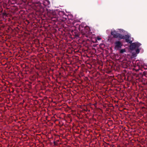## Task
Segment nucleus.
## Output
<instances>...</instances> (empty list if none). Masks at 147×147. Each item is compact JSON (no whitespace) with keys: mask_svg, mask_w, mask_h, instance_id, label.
Wrapping results in <instances>:
<instances>
[{"mask_svg":"<svg viewBox=\"0 0 147 147\" xmlns=\"http://www.w3.org/2000/svg\"><path fill=\"white\" fill-rule=\"evenodd\" d=\"M52 21L55 22L57 21L64 22L67 20V16L62 11H55L50 16Z\"/></svg>","mask_w":147,"mask_h":147,"instance_id":"f257e3e1","label":"nucleus"},{"mask_svg":"<svg viewBox=\"0 0 147 147\" xmlns=\"http://www.w3.org/2000/svg\"><path fill=\"white\" fill-rule=\"evenodd\" d=\"M26 2L28 4L32 3L34 5L37 11L40 12H43L44 8L43 7L40 2L38 0H26Z\"/></svg>","mask_w":147,"mask_h":147,"instance_id":"f03ea898","label":"nucleus"},{"mask_svg":"<svg viewBox=\"0 0 147 147\" xmlns=\"http://www.w3.org/2000/svg\"><path fill=\"white\" fill-rule=\"evenodd\" d=\"M81 31L82 35L84 36H85L87 38L89 37L90 35L91 34L90 32V29L89 27L88 26H85L84 28V29H82Z\"/></svg>","mask_w":147,"mask_h":147,"instance_id":"7ed1b4c3","label":"nucleus"},{"mask_svg":"<svg viewBox=\"0 0 147 147\" xmlns=\"http://www.w3.org/2000/svg\"><path fill=\"white\" fill-rule=\"evenodd\" d=\"M130 36L128 34H126L125 35H121L120 38L125 40L126 42L128 43L131 44L132 42V41L130 40Z\"/></svg>","mask_w":147,"mask_h":147,"instance_id":"20e7f679","label":"nucleus"},{"mask_svg":"<svg viewBox=\"0 0 147 147\" xmlns=\"http://www.w3.org/2000/svg\"><path fill=\"white\" fill-rule=\"evenodd\" d=\"M130 44L129 49L131 51L135 49L136 48H138L141 45L140 43L138 42L133 43L132 42Z\"/></svg>","mask_w":147,"mask_h":147,"instance_id":"39448f33","label":"nucleus"},{"mask_svg":"<svg viewBox=\"0 0 147 147\" xmlns=\"http://www.w3.org/2000/svg\"><path fill=\"white\" fill-rule=\"evenodd\" d=\"M111 34L115 38H120L121 35L120 34L118 33L117 31L115 30L112 31L111 32Z\"/></svg>","mask_w":147,"mask_h":147,"instance_id":"423d86ee","label":"nucleus"},{"mask_svg":"<svg viewBox=\"0 0 147 147\" xmlns=\"http://www.w3.org/2000/svg\"><path fill=\"white\" fill-rule=\"evenodd\" d=\"M115 48L116 49H118L121 48L122 44L121 42L119 40L116 41L115 42Z\"/></svg>","mask_w":147,"mask_h":147,"instance_id":"0eeeda50","label":"nucleus"},{"mask_svg":"<svg viewBox=\"0 0 147 147\" xmlns=\"http://www.w3.org/2000/svg\"><path fill=\"white\" fill-rule=\"evenodd\" d=\"M46 11L47 13V14L48 16H51V14H52L53 12H54L55 11L51 9H49L48 8H46Z\"/></svg>","mask_w":147,"mask_h":147,"instance_id":"6e6552de","label":"nucleus"},{"mask_svg":"<svg viewBox=\"0 0 147 147\" xmlns=\"http://www.w3.org/2000/svg\"><path fill=\"white\" fill-rule=\"evenodd\" d=\"M43 3L44 5L47 6L50 4V2L49 0H44Z\"/></svg>","mask_w":147,"mask_h":147,"instance_id":"1a4fd4ad","label":"nucleus"},{"mask_svg":"<svg viewBox=\"0 0 147 147\" xmlns=\"http://www.w3.org/2000/svg\"><path fill=\"white\" fill-rule=\"evenodd\" d=\"M85 26H84V24H82L79 26V29L80 30H81L82 29H84Z\"/></svg>","mask_w":147,"mask_h":147,"instance_id":"9d476101","label":"nucleus"},{"mask_svg":"<svg viewBox=\"0 0 147 147\" xmlns=\"http://www.w3.org/2000/svg\"><path fill=\"white\" fill-rule=\"evenodd\" d=\"M125 52V49H121L120 51V53H123Z\"/></svg>","mask_w":147,"mask_h":147,"instance_id":"9b49d317","label":"nucleus"},{"mask_svg":"<svg viewBox=\"0 0 147 147\" xmlns=\"http://www.w3.org/2000/svg\"><path fill=\"white\" fill-rule=\"evenodd\" d=\"M74 34H75V36L76 37H79V34H78V33H77V31L76 32H74Z\"/></svg>","mask_w":147,"mask_h":147,"instance_id":"f8f14e48","label":"nucleus"},{"mask_svg":"<svg viewBox=\"0 0 147 147\" xmlns=\"http://www.w3.org/2000/svg\"><path fill=\"white\" fill-rule=\"evenodd\" d=\"M143 75L146 77H147V71H144L143 72Z\"/></svg>","mask_w":147,"mask_h":147,"instance_id":"ddd939ff","label":"nucleus"},{"mask_svg":"<svg viewBox=\"0 0 147 147\" xmlns=\"http://www.w3.org/2000/svg\"><path fill=\"white\" fill-rule=\"evenodd\" d=\"M136 53L137 54H138L140 52V49L138 48H137V49L136 50Z\"/></svg>","mask_w":147,"mask_h":147,"instance_id":"4468645a","label":"nucleus"},{"mask_svg":"<svg viewBox=\"0 0 147 147\" xmlns=\"http://www.w3.org/2000/svg\"><path fill=\"white\" fill-rule=\"evenodd\" d=\"M3 14L4 15H6V13H3Z\"/></svg>","mask_w":147,"mask_h":147,"instance_id":"2eb2a0df","label":"nucleus"},{"mask_svg":"<svg viewBox=\"0 0 147 147\" xmlns=\"http://www.w3.org/2000/svg\"><path fill=\"white\" fill-rule=\"evenodd\" d=\"M97 39L98 40H100L101 39V38H98Z\"/></svg>","mask_w":147,"mask_h":147,"instance_id":"dca6fc26","label":"nucleus"},{"mask_svg":"<svg viewBox=\"0 0 147 147\" xmlns=\"http://www.w3.org/2000/svg\"><path fill=\"white\" fill-rule=\"evenodd\" d=\"M54 143L55 145V142H54Z\"/></svg>","mask_w":147,"mask_h":147,"instance_id":"f3484780","label":"nucleus"},{"mask_svg":"<svg viewBox=\"0 0 147 147\" xmlns=\"http://www.w3.org/2000/svg\"><path fill=\"white\" fill-rule=\"evenodd\" d=\"M140 74H141L142 75V74L141 73H140Z\"/></svg>","mask_w":147,"mask_h":147,"instance_id":"a211bd4d","label":"nucleus"},{"mask_svg":"<svg viewBox=\"0 0 147 147\" xmlns=\"http://www.w3.org/2000/svg\"><path fill=\"white\" fill-rule=\"evenodd\" d=\"M123 30H121V31H123Z\"/></svg>","mask_w":147,"mask_h":147,"instance_id":"6ab92c4d","label":"nucleus"},{"mask_svg":"<svg viewBox=\"0 0 147 147\" xmlns=\"http://www.w3.org/2000/svg\"><path fill=\"white\" fill-rule=\"evenodd\" d=\"M123 30H121V31H123Z\"/></svg>","mask_w":147,"mask_h":147,"instance_id":"aec40b11","label":"nucleus"},{"mask_svg":"<svg viewBox=\"0 0 147 147\" xmlns=\"http://www.w3.org/2000/svg\"><path fill=\"white\" fill-rule=\"evenodd\" d=\"M123 30H121V31H123Z\"/></svg>","mask_w":147,"mask_h":147,"instance_id":"412c9836","label":"nucleus"}]
</instances>
